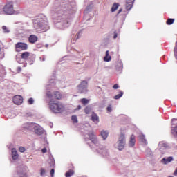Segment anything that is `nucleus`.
Segmentation results:
<instances>
[{
  "mask_svg": "<svg viewBox=\"0 0 177 177\" xmlns=\"http://www.w3.org/2000/svg\"><path fill=\"white\" fill-rule=\"evenodd\" d=\"M122 95H124V93H122V91H120L119 94L114 96L113 99H115V100L120 99V97H122Z\"/></svg>",
  "mask_w": 177,
  "mask_h": 177,
  "instance_id": "nucleus-22",
  "label": "nucleus"
},
{
  "mask_svg": "<svg viewBox=\"0 0 177 177\" xmlns=\"http://www.w3.org/2000/svg\"><path fill=\"white\" fill-rule=\"evenodd\" d=\"M100 135L104 140H106V139H107V137L109 136V133L107 132V131L103 130L101 131Z\"/></svg>",
  "mask_w": 177,
  "mask_h": 177,
  "instance_id": "nucleus-14",
  "label": "nucleus"
},
{
  "mask_svg": "<svg viewBox=\"0 0 177 177\" xmlns=\"http://www.w3.org/2000/svg\"><path fill=\"white\" fill-rule=\"evenodd\" d=\"M35 133H37V135H42V131H41V129H37L35 130Z\"/></svg>",
  "mask_w": 177,
  "mask_h": 177,
  "instance_id": "nucleus-28",
  "label": "nucleus"
},
{
  "mask_svg": "<svg viewBox=\"0 0 177 177\" xmlns=\"http://www.w3.org/2000/svg\"><path fill=\"white\" fill-rule=\"evenodd\" d=\"M45 172H46L45 169L41 168V170H40V175L41 176H43V175L45 174Z\"/></svg>",
  "mask_w": 177,
  "mask_h": 177,
  "instance_id": "nucleus-32",
  "label": "nucleus"
},
{
  "mask_svg": "<svg viewBox=\"0 0 177 177\" xmlns=\"http://www.w3.org/2000/svg\"><path fill=\"white\" fill-rule=\"evenodd\" d=\"M159 147L167 149L168 147V145L164 142H160L159 143Z\"/></svg>",
  "mask_w": 177,
  "mask_h": 177,
  "instance_id": "nucleus-21",
  "label": "nucleus"
},
{
  "mask_svg": "<svg viewBox=\"0 0 177 177\" xmlns=\"http://www.w3.org/2000/svg\"><path fill=\"white\" fill-rule=\"evenodd\" d=\"M120 6V4L118 3H113L112 8H111V12H115L118 9V7Z\"/></svg>",
  "mask_w": 177,
  "mask_h": 177,
  "instance_id": "nucleus-19",
  "label": "nucleus"
},
{
  "mask_svg": "<svg viewBox=\"0 0 177 177\" xmlns=\"http://www.w3.org/2000/svg\"><path fill=\"white\" fill-rule=\"evenodd\" d=\"M2 30L5 33L8 34L9 32V29H8V27H6V26H3Z\"/></svg>",
  "mask_w": 177,
  "mask_h": 177,
  "instance_id": "nucleus-27",
  "label": "nucleus"
},
{
  "mask_svg": "<svg viewBox=\"0 0 177 177\" xmlns=\"http://www.w3.org/2000/svg\"><path fill=\"white\" fill-rule=\"evenodd\" d=\"M81 103L82 104H88V103H89V100H88V99H86V98H82V100H81Z\"/></svg>",
  "mask_w": 177,
  "mask_h": 177,
  "instance_id": "nucleus-25",
  "label": "nucleus"
},
{
  "mask_svg": "<svg viewBox=\"0 0 177 177\" xmlns=\"http://www.w3.org/2000/svg\"><path fill=\"white\" fill-rule=\"evenodd\" d=\"M46 97L51 100V99H56L57 100H62V93L59 91H54L53 93L50 91L46 93Z\"/></svg>",
  "mask_w": 177,
  "mask_h": 177,
  "instance_id": "nucleus-3",
  "label": "nucleus"
},
{
  "mask_svg": "<svg viewBox=\"0 0 177 177\" xmlns=\"http://www.w3.org/2000/svg\"><path fill=\"white\" fill-rule=\"evenodd\" d=\"M12 160L16 161L19 158V154L17 153V151L16 150V148L12 149Z\"/></svg>",
  "mask_w": 177,
  "mask_h": 177,
  "instance_id": "nucleus-10",
  "label": "nucleus"
},
{
  "mask_svg": "<svg viewBox=\"0 0 177 177\" xmlns=\"http://www.w3.org/2000/svg\"><path fill=\"white\" fill-rule=\"evenodd\" d=\"M88 136L90 138V140H91L93 143H97V140H96V135H95V133H89Z\"/></svg>",
  "mask_w": 177,
  "mask_h": 177,
  "instance_id": "nucleus-11",
  "label": "nucleus"
},
{
  "mask_svg": "<svg viewBox=\"0 0 177 177\" xmlns=\"http://www.w3.org/2000/svg\"><path fill=\"white\" fill-rule=\"evenodd\" d=\"M122 12V9L119 10L118 13H121Z\"/></svg>",
  "mask_w": 177,
  "mask_h": 177,
  "instance_id": "nucleus-39",
  "label": "nucleus"
},
{
  "mask_svg": "<svg viewBox=\"0 0 177 177\" xmlns=\"http://www.w3.org/2000/svg\"><path fill=\"white\" fill-rule=\"evenodd\" d=\"M172 122H175V121H176V119H172Z\"/></svg>",
  "mask_w": 177,
  "mask_h": 177,
  "instance_id": "nucleus-40",
  "label": "nucleus"
},
{
  "mask_svg": "<svg viewBox=\"0 0 177 177\" xmlns=\"http://www.w3.org/2000/svg\"><path fill=\"white\" fill-rule=\"evenodd\" d=\"M86 88H88V82L86 81H82L78 86V93H85V92H88V89Z\"/></svg>",
  "mask_w": 177,
  "mask_h": 177,
  "instance_id": "nucleus-5",
  "label": "nucleus"
},
{
  "mask_svg": "<svg viewBox=\"0 0 177 177\" xmlns=\"http://www.w3.org/2000/svg\"><path fill=\"white\" fill-rule=\"evenodd\" d=\"M125 147V135L121 133L119 137L118 150H122Z\"/></svg>",
  "mask_w": 177,
  "mask_h": 177,
  "instance_id": "nucleus-6",
  "label": "nucleus"
},
{
  "mask_svg": "<svg viewBox=\"0 0 177 177\" xmlns=\"http://www.w3.org/2000/svg\"><path fill=\"white\" fill-rule=\"evenodd\" d=\"M174 50H176V47L174 48Z\"/></svg>",
  "mask_w": 177,
  "mask_h": 177,
  "instance_id": "nucleus-43",
  "label": "nucleus"
},
{
  "mask_svg": "<svg viewBox=\"0 0 177 177\" xmlns=\"http://www.w3.org/2000/svg\"><path fill=\"white\" fill-rule=\"evenodd\" d=\"M174 175H177V168L176 169L175 171L174 172Z\"/></svg>",
  "mask_w": 177,
  "mask_h": 177,
  "instance_id": "nucleus-37",
  "label": "nucleus"
},
{
  "mask_svg": "<svg viewBox=\"0 0 177 177\" xmlns=\"http://www.w3.org/2000/svg\"><path fill=\"white\" fill-rule=\"evenodd\" d=\"M174 160V158H172V156H169L167 158H164L162 160V162H163V164H169V162H171V161H172Z\"/></svg>",
  "mask_w": 177,
  "mask_h": 177,
  "instance_id": "nucleus-12",
  "label": "nucleus"
},
{
  "mask_svg": "<svg viewBox=\"0 0 177 177\" xmlns=\"http://www.w3.org/2000/svg\"><path fill=\"white\" fill-rule=\"evenodd\" d=\"M39 28L42 27V25L39 24Z\"/></svg>",
  "mask_w": 177,
  "mask_h": 177,
  "instance_id": "nucleus-41",
  "label": "nucleus"
},
{
  "mask_svg": "<svg viewBox=\"0 0 177 177\" xmlns=\"http://www.w3.org/2000/svg\"><path fill=\"white\" fill-rule=\"evenodd\" d=\"M136 142V140H135V135H131L129 142L130 146L133 147L135 145Z\"/></svg>",
  "mask_w": 177,
  "mask_h": 177,
  "instance_id": "nucleus-17",
  "label": "nucleus"
},
{
  "mask_svg": "<svg viewBox=\"0 0 177 177\" xmlns=\"http://www.w3.org/2000/svg\"><path fill=\"white\" fill-rule=\"evenodd\" d=\"M80 109H81V105H79V106H77V110H80Z\"/></svg>",
  "mask_w": 177,
  "mask_h": 177,
  "instance_id": "nucleus-38",
  "label": "nucleus"
},
{
  "mask_svg": "<svg viewBox=\"0 0 177 177\" xmlns=\"http://www.w3.org/2000/svg\"><path fill=\"white\" fill-rule=\"evenodd\" d=\"M91 107L89 106H86L85 109H84V113H86V114H89L91 111Z\"/></svg>",
  "mask_w": 177,
  "mask_h": 177,
  "instance_id": "nucleus-26",
  "label": "nucleus"
},
{
  "mask_svg": "<svg viewBox=\"0 0 177 177\" xmlns=\"http://www.w3.org/2000/svg\"><path fill=\"white\" fill-rule=\"evenodd\" d=\"M104 62H110L111 60V56L109 55V50L106 51V55L104 57Z\"/></svg>",
  "mask_w": 177,
  "mask_h": 177,
  "instance_id": "nucleus-18",
  "label": "nucleus"
},
{
  "mask_svg": "<svg viewBox=\"0 0 177 177\" xmlns=\"http://www.w3.org/2000/svg\"><path fill=\"white\" fill-rule=\"evenodd\" d=\"M24 177H27V174H24Z\"/></svg>",
  "mask_w": 177,
  "mask_h": 177,
  "instance_id": "nucleus-42",
  "label": "nucleus"
},
{
  "mask_svg": "<svg viewBox=\"0 0 177 177\" xmlns=\"http://www.w3.org/2000/svg\"><path fill=\"white\" fill-rule=\"evenodd\" d=\"M54 175H55V169H53L50 170V176H51V177H53Z\"/></svg>",
  "mask_w": 177,
  "mask_h": 177,
  "instance_id": "nucleus-33",
  "label": "nucleus"
},
{
  "mask_svg": "<svg viewBox=\"0 0 177 177\" xmlns=\"http://www.w3.org/2000/svg\"><path fill=\"white\" fill-rule=\"evenodd\" d=\"M133 2L135 0H126V9L129 10L133 6Z\"/></svg>",
  "mask_w": 177,
  "mask_h": 177,
  "instance_id": "nucleus-8",
  "label": "nucleus"
},
{
  "mask_svg": "<svg viewBox=\"0 0 177 177\" xmlns=\"http://www.w3.org/2000/svg\"><path fill=\"white\" fill-rule=\"evenodd\" d=\"M28 102V104H34V99L32 98H29Z\"/></svg>",
  "mask_w": 177,
  "mask_h": 177,
  "instance_id": "nucleus-30",
  "label": "nucleus"
},
{
  "mask_svg": "<svg viewBox=\"0 0 177 177\" xmlns=\"http://www.w3.org/2000/svg\"><path fill=\"white\" fill-rule=\"evenodd\" d=\"M21 59H24V60H27L28 57H30V53L29 52H24L21 55Z\"/></svg>",
  "mask_w": 177,
  "mask_h": 177,
  "instance_id": "nucleus-16",
  "label": "nucleus"
},
{
  "mask_svg": "<svg viewBox=\"0 0 177 177\" xmlns=\"http://www.w3.org/2000/svg\"><path fill=\"white\" fill-rule=\"evenodd\" d=\"M174 21H175L174 19H168L167 21V24H168V26H171V24H174Z\"/></svg>",
  "mask_w": 177,
  "mask_h": 177,
  "instance_id": "nucleus-24",
  "label": "nucleus"
},
{
  "mask_svg": "<svg viewBox=\"0 0 177 177\" xmlns=\"http://www.w3.org/2000/svg\"><path fill=\"white\" fill-rule=\"evenodd\" d=\"M37 41H38V37H37V35H31L29 36L28 41L30 42V44H35Z\"/></svg>",
  "mask_w": 177,
  "mask_h": 177,
  "instance_id": "nucleus-9",
  "label": "nucleus"
},
{
  "mask_svg": "<svg viewBox=\"0 0 177 177\" xmlns=\"http://www.w3.org/2000/svg\"><path fill=\"white\" fill-rule=\"evenodd\" d=\"M91 120L93 122H99V116L95 113L91 115Z\"/></svg>",
  "mask_w": 177,
  "mask_h": 177,
  "instance_id": "nucleus-13",
  "label": "nucleus"
},
{
  "mask_svg": "<svg viewBox=\"0 0 177 177\" xmlns=\"http://www.w3.org/2000/svg\"><path fill=\"white\" fill-rule=\"evenodd\" d=\"M113 89H118L119 86H118V84H115L113 85Z\"/></svg>",
  "mask_w": 177,
  "mask_h": 177,
  "instance_id": "nucleus-34",
  "label": "nucleus"
},
{
  "mask_svg": "<svg viewBox=\"0 0 177 177\" xmlns=\"http://www.w3.org/2000/svg\"><path fill=\"white\" fill-rule=\"evenodd\" d=\"M28 46L26 43L18 42L15 45L16 52H21V50H27Z\"/></svg>",
  "mask_w": 177,
  "mask_h": 177,
  "instance_id": "nucleus-4",
  "label": "nucleus"
},
{
  "mask_svg": "<svg viewBox=\"0 0 177 177\" xmlns=\"http://www.w3.org/2000/svg\"><path fill=\"white\" fill-rule=\"evenodd\" d=\"M117 37H118L117 33H115V35H114V36H113L114 39H115V38H117Z\"/></svg>",
  "mask_w": 177,
  "mask_h": 177,
  "instance_id": "nucleus-36",
  "label": "nucleus"
},
{
  "mask_svg": "<svg viewBox=\"0 0 177 177\" xmlns=\"http://www.w3.org/2000/svg\"><path fill=\"white\" fill-rule=\"evenodd\" d=\"M138 138H139L141 142H142V143H144V145H147V140L145 138V135L141 133V134L139 135Z\"/></svg>",
  "mask_w": 177,
  "mask_h": 177,
  "instance_id": "nucleus-15",
  "label": "nucleus"
},
{
  "mask_svg": "<svg viewBox=\"0 0 177 177\" xmlns=\"http://www.w3.org/2000/svg\"><path fill=\"white\" fill-rule=\"evenodd\" d=\"M107 111H109V113H111V111H113V109L111 108V105H109L107 108H106Z\"/></svg>",
  "mask_w": 177,
  "mask_h": 177,
  "instance_id": "nucleus-31",
  "label": "nucleus"
},
{
  "mask_svg": "<svg viewBox=\"0 0 177 177\" xmlns=\"http://www.w3.org/2000/svg\"><path fill=\"white\" fill-rule=\"evenodd\" d=\"M71 120L74 124H77V122H78V118H77V115H73L71 117Z\"/></svg>",
  "mask_w": 177,
  "mask_h": 177,
  "instance_id": "nucleus-23",
  "label": "nucleus"
},
{
  "mask_svg": "<svg viewBox=\"0 0 177 177\" xmlns=\"http://www.w3.org/2000/svg\"><path fill=\"white\" fill-rule=\"evenodd\" d=\"M19 151H20V153H24L26 151V148H24V147H20L19 148Z\"/></svg>",
  "mask_w": 177,
  "mask_h": 177,
  "instance_id": "nucleus-29",
  "label": "nucleus"
},
{
  "mask_svg": "<svg viewBox=\"0 0 177 177\" xmlns=\"http://www.w3.org/2000/svg\"><path fill=\"white\" fill-rule=\"evenodd\" d=\"M3 11L6 15H13L15 13V8H13V2L7 3L3 8Z\"/></svg>",
  "mask_w": 177,
  "mask_h": 177,
  "instance_id": "nucleus-2",
  "label": "nucleus"
},
{
  "mask_svg": "<svg viewBox=\"0 0 177 177\" xmlns=\"http://www.w3.org/2000/svg\"><path fill=\"white\" fill-rule=\"evenodd\" d=\"M74 175V171L73 170H69L65 174L66 177H71Z\"/></svg>",
  "mask_w": 177,
  "mask_h": 177,
  "instance_id": "nucleus-20",
  "label": "nucleus"
},
{
  "mask_svg": "<svg viewBox=\"0 0 177 177\" xmlns=\"http://www.w3.org/2000/svg\"><path fill=\"white\" fill-rule=\"evenodd\" d=\"M13 102L17 106H20L23 103V97L21 95H17L13 97Z\"/></svg>",
  "mask_w": 177,
  "mask_h": 177,
  "instance_id": "nucleus-7",
  "label": "nucleus"
},
{
  "mask_svg": "<svg viewBox=\"0 0 177 177\" xmlns=\"http://www.w3.org/2000/svg\"><path fill=\"white\" fill-rule=\"evenodd\" d=\"M48 106L51 111L55 113H62L64 109V106H63V104L60 101H56L53 99L50 100L48 102Z\"/></svg>",
  "mask_w": 177,
  "mask_h": 177,
  "instance_id": "nucleus-1",
  "label": "nucleus"
},
{
  "mask_svg": "<svg viewBox=\"0 0 177 177\" xmlns=\"http://www.w3.org/2000/svg\"><path fill=\"white\" fill-rule=\"evenodd\" d=\"M46 151H47L46 148H43V149H41V152L44 153H46Z\"/></svg>",
  "mask_w": 177,
  "mask_h": 177,
  "instance_id": "nucleus-35",
  "label": "nucleus"
}]
</instances>
